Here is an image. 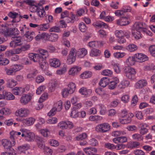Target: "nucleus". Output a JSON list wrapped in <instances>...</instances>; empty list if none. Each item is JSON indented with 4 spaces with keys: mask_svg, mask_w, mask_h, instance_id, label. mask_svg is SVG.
I'll list each match as a JSON object with an SVG mask.
<instances>
[{
    "mask_svg": "<svg viewBox=\"0 0 155 155\" xmlns=\"http://www.w3.org/2000/svg\"><path fill=\"white\" fill-rule=\"evenodd\" d=\"M37 55L40 61V67L43 70H45L47 68L48 64L45 61V59L48 56V51L45 50L41 49L39 50V53Z\"/></svg>",
    "mask_w": 155,
    "mask_h": 155,
    "instance_id": "obj_1",
    "label": "nucleus"
},
{
    "mask_svg": "<svg viewBox=\"0 0 155 155\" xmlns=\"http://www.w3.org/2000/svg\"><path fill=\"white\" fill-rule=\"evenodd\" d=\"M124 71L125 76L128 79H133L134 78L136 72L134 68L128 66L124 67Z\"/></svg>",
    "mask_w": 155,
    "mask_h": 155,
    "instance_id": "obj_2",
    "label": "nucleus"
},
{
    "mask_svg": "<svg viewBox=\"0 0 155 155\" xmlns=\"http://www.w3.org/2000/svg\"><path fill=\"white\" fill-rule=\"evenodd\" d=\"M20 131L22 132L21 136L25 137V140L28 141H32L34 140L35 135L33 133L28 131L25 129H21Z\"/></svg>",
    "mask_w": 155,
    "mask_h": 155,
    "instance_id": "obj_3",
    "label": "nucleus"
},
{
    "mask_svg": "<svg viewBox=\"0 0 155 155\" xmlns=\"http://www.w3.org/2000/svg\"><path fill=\"white\" fill-rule=\"evenodd\" d=\"M110 129V126L107 123H104L97 125L95 127L96 131L98 132L106 133Z\"/></svg>",
    "mask_w": 155,
    "mask_h": 155,
    "instance_id": "obj_4",
    "label": "nucleus"
},
{
    "mask_svg": "<svg viewBox=\"0 0 155 155\" xmlns=\"http://www.w3.org/2000/svg\"><path fill=\"white\" fill-rule=\"evenodd\" d=\"M76 49L74 48H72L70 50L66 60V62L68 64H71L74 63L76 58Z\"/></svg>",
    "mask_w": 155,
    "mask_h": 155,
    "instance_id": "obj_5",
    "label": "nucleus"
},
{
    "mask_svg": "<svg viewBox=\"0 0 155 155\" xmlns=\"http://www.w3.org/2000/svg\"><path fill=\"white\" fill-rule=\"evenodd\" d=\"M144 26L145 25H144L142 22H136L134 24L132 30L143 31L147 34L148 33V31L151 34V32L147 30L144 28Z\"/></svg>",
    "mask_w": 155,
    "mask_h": 155,
    "instance_id": "obj_6",
    "label": "nucleus"
},
{
    "mask_svg": "<svg viewBox=\"0 0 155 155\" xmlns=\"http://www.w3.org/2000/svg\"><path fill=\"white\" fill-rule=\"evenodd\" d=\"M30 113L29 110L27 108H21L16 110L15 115L19 117H25L27 116Z\"/></svg>",
    "mask_w": 155,
    "mask_h": 155,
    "instance_id": "obj_7",
    "label": "nucleus"
},
{
    "mask_svg": "<svg viewBox=\"0 0 155 155\" xmlns=\"http://www.w3.org/2000/svg\"><path fill=\"white\" fill-rule=\"evenodd\" d=\"M21 38L20 36L13 37L11 38L12 41L9 44L10 46L12 48H15L17 46L21 45Z\"/></svg>",
    "mask_w": 155,
    "mask_h": 155,
    "instance_id": "obj_8",
    "label": "nucleus"
},
{
    "mask_svg": "<svg viewBox=\"0 0 155 155\" xmlns=\"http://www.w3.org/2000/svg\"><path fill=\"white\" fill-rule=\"evenodd\" d=\"M115 34L116 37L119 38L118 39V43L122 44L126 42V40L124 38V33L123 31L116 30L115 32Z\"/></svg>",
    "mask_w": 155,
    "mask_h": 155,
    "instance_id": "obj_9",
    "label": "nucleus"
},
{
    "mask_svg": "<svg viewBox=\"0 0 155 155\" xmlns=\"http://www.w3.org/2000/svg\"><path fill=\"white\" fill-rule=\"evenodd\" d=\"M81 70V68L80 67L74 66L71 67L68 70V73L69 75L72 76H75Z\"/></svg>",
    "mask_w": 155,
    "mask_h": 155,
    "instance_id": "obj_10",
    "label": "nucleus"
},
{
    "mask_svg": "<svg viewBox=\"0 0 155 155\" xmlns=\"http://www.w3.org/2000/svg\"><path fill=\"white\" fill-rule=\"evenodd\" d=\"M147 84V81L146 80L141 79L138 80L135 83L134 87L136 89H140L146 86Z\"/></svg>",
    "mask_w": 155,
    "mask_h": 155,
    "instance_id": "obj_11",
    "label": "nucleus"
},
{
    "mask_svg": "<svg viewBox=\"0 0 155 155\" xmlns=\"http://www.w3.org/2000/svg\"><path fill=\"white\" fill-rule=\"evenodd\" d=\"M135 58L136 61L142 62L148 60V58L146 55L140 53H137L135 54Z\"/></svg>",
    "mask_w": 155,
    "mask_h": 155,
    "instance_id": "obj_12",
    "label": "nucleus"
},
{
    "mask_svg": "<svg viewBox=\"0 0 155 155\" xmlns=\"http://www.w3.org/2000/svg\"><path fill=\"white\" fill-rule=\"evenodd\" d=\"M130 22V18L128 17H122L120 19L117 21V24L121 26L127 25L129 24Z\"/></svg>",
    "mask_w": 155,
    "mask_h": 155,
    "instance_id": "obj_13",
    "label": "nucleus"
},
{
    "mask_svg": "<svg viewBox=\"0 0 155 155\" xmlns=\"http://www.w3.org/2000/svg\"><path fill=\"white\" fill-rule=\"evenodd\" d=\"M87 53V50L84 48H79L77 51L76 50V55L80 58H83L86 55Z\"/></svg>",
    "mask_w": 155,
    "mask_h": 155,
    "instance_id": "obj_14",
    "label": "nucleus"
},
{
    "mask_svg": "<svg viewBox=\"0 0 155 155\" xmlns=\"http://www.w3.org/2000/svg\"><path fill=\"white\" fill-rule=\"evenodd\" d=\"M31 99V96L28 94L23 95L20 99L21 103L23 105L26 104L28 103Z\"/></svg>",
    "mask_w": 155,
    "mask_h": 155,
    "instance_id": "obj_15",
    "label": "nucleus"
},
{
    "mask_svg": "<svg viewBox=\"0 0 155 155\" xmlns=\"http://www.w3.org/2000/svg\"><path fill=\"white\" fill-rule=\"evenodd\" d=\"M79 92L82 95H84L86 97H88L91 95L92 90L90 89H87L85 87H82L79 89Z\"/></svg>",
    "mask_w": 155,
    "mask_h": 155,
    "instance_id": "obj_16",
    "label": "nucleus"
},
{
    "mask_svg": "<svg viewBox=\"0 0 155 155\" xmlns=\"http://www.w3.org/2000/svg\"><path fill=\"white\" fill-rule=\"evenodd\" d=\"M49 62L50 65L55 68L59 67L61 64L60 61L56 58L50 59Z\"/></svg>",
    "mask_w": 155,
    "mask_h": 155,
    "instance_id": "obj_17",
    "label": "nucleus"
},
{
    "mask_svg": "<svg viewBox=\"0 0 155 155\" xmlns=\"http://www.w3.org/2000/svg\"><path fill=\"white\" fill-rule=\"evenodd\" d=\"M24 91V88L20 87H15L12 90V93L15 95H21Z\"/></svg>",
    "mask_w": 155,
    "mask_h": 155,
    "instance_id": "obj_18",
    "label": "nucleus"
},
{
    "mask_svg": "<svg viewBox=\"0 0 155 155\" xmlns=\"http://www.w3.org/2000/svg\"><path fill=\"white\" fill-rule=\"evenodd\" d=\"M35 36V34L34 32L29 31L24 35V36L26 38V40L28 41H32Z\"/></svg>",
    "mask_w": 155,
    "mask_h": 155,
    "instance_id": "obj_19",
    "label": "nucleus"
},
{
    "mask_svg": "<svg viewBox=\"0 0 155 155\" xmlns=\"http://www.w3.org/2000/svg\"><path fill=\"white\" fill-rule=\"evenodd\" d=\"M21 132H17L15 131H12L10 133V138L14 142L15 139L18 138L19 136H21Z\"/></svg>",
    "mask_w": 155,
    "mask_h": 155,
    "instance_id": "obj_20",
    "label": "nucleus"
},
{
    "mask_svg": "<svg viewBox=\"0 0 155 155\" xmlns=\"http://www.w3.org/2000/svg\"><path fill=\"white\" fill-rule=\"evenodd\" d=\"M93 25L96 28H107L108 26L106 23L101 21H97L93 23Z\"/></svg>",
    "mask_w": 155,
    "mask_h": 155,
    "instance_id": "obj_21",
    "label": "nucleus"
},
{
    "mask_svg": "<svg viewBox=\"0 0 155 155\" xmlns=\"http://www.w3.org/2000/svg\"><path fill=\"white\" fill-rule=\"evenodd\" d=\"M84 151L87 154L92 155L96 153L97 150L94 147H87L84 149Z\"/></svg>",
    "mask_w": 155,
    "mask_h": 155,
    "instance_id": "obj_22",
    "label": "nucleus"
},
{
    "mask_svg": "<svg viewBox=\"0 0 155 155\" xmlns=\"http://www.w3.org/2000/svg\"><path fill=\"white\" fill-rule=\"evenodd\" d=\"M88 45L91 48H97L100 46L102 45V43L101 41H92L88 43Z\"/></svg>",
    "mask_w": 155,
    "mask_h": 155,
    "instance_id": "obj_23",
    "label": "nucleus"
},
{
    "mask_svg": "<svg viewBox=\"0 0 155 155\" xmlns=\"http://www.w3.org/2000/svg\"><path fill=\"white\" fill-rule=\"evenodd\" d=\"M37 55V54L30 53L28 54V57L31 60L33 61L34 62H38L40 65V61Z\"/></svg>",
    "mask_w": 155,
    "mask_h": 155,
    "instance_id": "obj_24",
    "label": "nucleus"
},
{
    "mask_svg": "<svg viewBox=\"0 0 155 155\" xmlns=\"http://www.w3.org/2000/svg\"><path fill=\"white\" fill-rule=\"evenodd\" d=\"M7 86L9 88H12L17 84V81L11 78H8L6 80Z\"/></svg>",
    "mask_w": 155,
    "mask_h": 155,
    "instance_id": "obj_25",
    "label": "nucleus"
},
{
    "mask_svg": "<svg viewBox=\"0 0 155 155\" xmlns=\"http://www.w3.org/2000/svg\"><path fill=\"white\" fill-rule=\"evenodd\" d=\"M0 32L6 37L8 36L10 37L13 35V33H12V28H11L9 30H8L6 28L5 29L3 28L1 30Z\"/></svg>",
    "mask_w": 155,
    "mask_h": 155,
    "instance_id": "obj_26",
    "label": "nucleus"
},
{
    "mask_svg": "<svg viewBox=\"0 0 155 155\" xmlns=\"http://www.w3.org/2000/svg\"><path fill=\"white\" fill-rule=\"evenodd\" d=\"M2 145L6 149H10L12 146L11 142L5 139L2 140Z\"/></svg>",
    "mask_w": 155,
    "mask_h": 155,
    "instance_id": "obj_27",
    "label": "nucleus"
},
{
    "mask_svg": "<svg viewBox=\"0 0 155 155\" xmlns=\"http://www.w3.org/2000/svg\"><path fill=\"white\" fill-rule=\"evenodd\" d=\"M35 121V119L32 117L26 118L22 120L23 123H25L28 126L32 125Z\"/></svg>",
    "mask_w": 155,
    "mask_h": 155,
    "instance_id": "obj_28",
    "label": "nucleus"
},
{
    "mask_svg": "<svg viewBox=\"0 0 155 155\" xmlns=\"http://www.w3.org/2000/svg\"><path fill=\"white\" fill-rule=\"evenodd\" d=\"M109 82V79L107 77L102 78L99 83V85L101 87H104L108 84Z\"/></svg>",
    "mask_w": 155,
    "mask_h": 155,
    "instance_id": "obj_29",
    "label": "nucleus"
},
{
    "mask_svg": "<svg viewBox=\"0 0 155 155\" xmlns=\"http://www.w3.org/2000/svg\"><path fill=\"white\" fill-rule=\"evenodd\" d=\"M119 82V79L117 78H116L114 81L110 82L108 84L109 89L111 90L114 89L116 87L117 85Z\"/></svg>",
    "mask_w": 155,
    "mask_h": 155,
    "instance_id": "obj_30",
    "label": "nucleus"
},
{
    "mask_svg": "<svg viewBox=\"0 0 155 155\" xmlns=\"http://www.w3.org/2000/svg\"><path fill=\"white\" fill-rule=\"evenodd\" d=\"M38 71L36 69H33L31 72L28 74L27 78L28 79L32 80L34 79V77L38 74Z\"/></svg>",
    "mask_w": 155,
    "mask_h": 155,
    "instance_id": "obj_31",
    "label": "nucleus"
},
{
    "mask_svg": "<svg viewBox=\"0 0 155 155\" xmlns=\"http://www.w3.org/2000/svg\"><path fill=\"white\" fill-rule=\"evenodd\" d=\"M36 141L38 147L41 149H43L45 147V144L43 142V139L41 137H36Z\"/></svg>",
    "mask_w": 155,
    "mask_h": 155,
    "instance_id": "obj_32",
    "label": "nucleus"
},
{
    "mask_svg": "<svg viewBox=\"0 0 155 155\" xmlns=\"http://www.w3.org/2000/svg\"><path fill=\"white\" fill-rule=\"evenodd\" d=\"M63 106L62 101H60L54 104L53 108H55L56 111H60L61 110Z\"/></svg>",
    "mask_w": 155,
    "mask_h": 155,
    "instance_id": "obj_33",
    "label": "nucleus"
},
{
    "mask_svg": "<svg viewBox=\"0 0 155 155\" xmlns=\"http://www.w3.org/2000/svg\"><path fill=\"white\" fill-rule=\"evenodd\" d=\"M101 53V51L99 49L93 48L91 50L90 55L92 57H96L99 56Z\"/></svg>",
    "mask_w": 155,
    "mask_h": 155,
    "instance_id": "obj_34",
    "label": "nucleus"
},
{
    "mask_svg": "<svg viewBox=\"0 0 155 155\" xmlns=\"http://www.w3.org/2000/svg\"><path fill=\"white\" fill-rule=\"evenodd\" d=\"M135 61H136V60L135 57H130L127 60L126 63L129 66V65L132 66L134 65Z\"/></svg>",
    "mask_w": 155,
    "mask_h": 155,
    "instance_id": "obj_35",
    "label": "nucleus"
},
{
    "mask_svg": "<svg viewBox=\"0 0 155 155\" xmlns=\"http://www.w3.org/2000/svg\"><path fill=\"white\" fill-rule=\"evenodd\" d=\"M132 139L138 141H142L143 140V137L141 134L137 133H135L132 135Z\"/></svg>",
    "mask_w": 155,
    "mask_h": 155,
    "instance_id": "obj_36",
    "label": "nucleus"
},
{
    "mask_svg": "<svg viewBox=\"0 0 155 155\" xmlns=\"http://www.w3.org/2000/svg\"><path fill=\"white\" fill-rule=\"evenodd\" d=\"M37 12L38 16L41 18H43L46 14L43 7H41V8H39Z\"/></svg>",
    "mask_w": 155,
    "mask_h": 155,
    "instance_id": "obj_37",
    "label": "nucleus"
},
{
    "mask_svg": "<svg viewBox=\"0 0 155 155\" xmlns=\"http://www.w3.org/2000/svg\"><path fill=\"white\" fill-rule=\"evenodd\" d=\"M58 36L57 34L51 33L49 35L48 41H52L55 42L57 41Z\"/></svg>",
    "mask_w": 155,
    "mask_h": 155,
    "instance_id": "obj_38",
    "label": "nucleus"
},
{
    "mask_svg": "<svg viewBox=\"0 0 155 155\" xmlns=\"http://www.w3.org/2000/svg\"><path fill=\"white\" fill-rule=\"evenodd\" d=\"M92 73L91 71H85L81 74L80 77L81 78L85 79L89 78L91 76Z\"/></svg>",
    "mask_w": 155,
    "mask_h": 155,
    "instance_id": "obj_39",
    "label": "nucleus"
},
{
    "mask_svg": "<svg viewBox=\"0 0 155 155\" xmlns=\"http://www.w3.org/2000/svg\"><path fill=\"white\" fill-rule=\"evenodd\" d=\"M57 83L55 81H51L49 83L48 87L49 90L51 92L53 91L55 88Z\"/></svg>",
    "mask_w": 155,
    "mask_h": 155,
    "instance_id": "obj_40",
    "label": "nucleus"
},
{
    "mask_svg": "<svg viewBox=\"0 0 155 155\" xmlns=\"http://www.w3.org/2000/svg\"><path fill=\"white\" fill-rule=\"evenodd\" d=\"M75 87L76 85L73 82H71L68 84L67 88L69 90L71 93L72 94L74 91Z\"/></svg>",
    "mask_w": 155,
    "mask_h": 155,
    "instance_id": "obj_41",
    "label": "nucleus"
},
{
    "mask_svg": "<svg viewBox=\"0 0 155 155\" xmlns=\"http://www.w3.org/2000/svg\"><path fill=\"white\" fill-rule=\"evenodd\" d=\"M130 84V82L128 81L125 80L121 81L119 84L118 87L120 89L124 88L127 87Z\"/></svg>",
    "mask_w": 155,
    "mask_h": 155,
    "instance_id": "obj_42",
    "label": "nucleus"
},
{
    "mask_svg": "<svg viewBox=\"0 0 155 155\" xmlns=\"http://www.w3.org/2000/svg\"><path fill=\"white\" fill-rule=\"evenodd\" d=\"M50 26L48 24H43L38 26V29L39 30L42 31H46L47 30Z\"/></svg>",
    "mask_w": 155,
    "mask_h": 155,
    "instance_id": "obj_43",
    "label": "nucleus"
},
{
    "mask_svg": "<svg viewBox=\"0 0 155 155\" xmlns=\"http://www.w3.org/2000/svg\"><path fill=\"white\" fill-rule=\"evenodd\" d=\"M29 148V146L27 144H25L18 147L19 151L21 152L28 150Z\"/></svg>",
    "mask_w": 155,
    "mask_h": 155,
    "instance_id": "obj_44",
    "label": "nucleus"
},
{
    "mask_svg": "<svg viewBox=\"0 0 155 155\" xmlns=\"http://www.w3.org/2000/svg\"><path fill=\"white\" fill-rule=\"evenodd\" d=\"M5 96V98L7 100H13L15 99V97L14 95L11 93L9 92H5L4 94Z\"/></svg>",
    "mask_w": 155,
    "mask_h": 155,
    "instance_id": "obj_45",
    "label": "nucleus"
},
{
    "mask_svg": "<svg viewBox=\"0 0 155 155\" xmlns=\"http://www.w3.org/2000/svg\"><path fill=\"white\" fill-rule=\"evenodd\" d=\"M140 32H141V31H138L137 30H132V33L134 37L136 39H140L141 37Z\"/></svg>",
    "mask_w": 155,
    "mask_h": 155,
    "instance_id": "obj_46",
    "label": "nucleus"
},
{
    "mask_svg": "<svg viewBox=\"0 0 155 155\" xmlns=\"http://www.w3.org/2000/svg\"><path fill=\"white\" fill-rule=\"evenodd\" d=\"M87 137V134L85 133H83L78 135L75 137L76 140H83L85 139Z\"/></svg>",
    "mask_w": 155,
    "mask_h": 155,
    "instance_id": "obj_47",
    "label": "nucleus"
},
{
    "mask_svg": "<svg viewBox=\"0 0 155 155\" xmlns=\"http://www.w3.org/2000/svg\"><path fill=\"white\" fill-rule=\"evenodd\" d=\"M140 144V143L138 141H134L130 143L128 147L129 148H134L137 147Z\"/></svg>",
    "mask_w": 155,
    "mask_h": 155,
    "instance_id": "obj_48",
    "label": "nucleus"
},
{
    "mask_svg": "<svg viewBox=\"0 0 155 155\" xmlns=\"http://www.w3.org/2000/svg\"><path fill=\"white\" fill-rule=\"evenodd\" d=\"M10 113L9 109L7 108H3L0 110V113L2 115H6L9 114Z\"/></svg>",
    "mask_w": 155,
    "mask_h": 155,
    "instance_id": "obj_49",
    "label": "nucleus"
},
{
    "mask_svg": "<svg viewBox=\"0 0 155 155\" xmlns=\"http://www.w3.org/2000/svg\"><path fill=\"white\" fill-rule=\"evenodd\" d=\"M136 45L134 44H130L127 47V49L130 52H132L137 49Z\"/></svg>",
    "mask_w": 155,
    "mask_h": 155,
    "instance_id": "obj_50",
    "label": "nucleus"
},
{
    "mask_svg": "<svg viewBox=\"0 0 155 155\" xmlns=\"http://www.w3.org/2000/svg\"><path fill=\"white\" fill-rule=\"evenodd\" d=\"M11 67L15 72L20 70L23 68L22 66L20 64H15L14 65H12Z\"/></svg>",
    "mask_w": 155,
    "mask_h": 155,
    "instance_id": "obj_51",
    "label": "nucleus"
},
{
    "mask_svg": "<svg viewBox=\"0 0 155 155\" xmlns=\"http://www.w3.org/2000/svg\"><path fill=\"white\" fill-rule=\"evenodd\" d=\"M61 94L63 97H66L68 95L71 94L72 93L67 88H65L62 89Z\"/></svg>",
    "mask_w": 155,
    "mask_h": 155,
    "instance_id": "obj_52",
    "label": "nucleus"
},
{
    "mask_svg": "<svg viewBox=\"0 0 155 155\" xmlns=\"http://www.w3.org/2000/svg\"><path fill=\"white\" fill-rule=\"evenodd\" d=\"M58 120L55 117H50L47 121V122L49 124H54L57 122Z\"/></svg>",
    "mask_w": 155,
    "mask_h": 155,
    "instance_id": "obj_53",
    "label": "nucleus"
},
{
    "mask_svg": "<svg viewBox=\"0 0 155 155\" xmlns=\"http://www.w3.org/2000/svg\"><path fill=\"white\" fill-rule=\"evenodd\" d=\"M79 29L82 32H85L87 29L85 24L83 22H81L79 24Z\"/></svg>",
    "mask_w": 155,
    "mask_h": 155,
    "instance_id": "obj_54",
    "label": "nucleus"
},
{
    "mask_svg": "<svg viewBox=\"0 0 155 155\" xmlns=\"http://www.w3.org/2000/svg\"><path fill=\"white\" fill-rule=\"evenodd\" d=\"M39 8L37 4L35 3L34 5L30 6V10L31 12H37Z\"/></svg>",
    "mask_w": 155,
    "mask_h": 155,
    "instance_id": "obj_55",
    "label": "nucleus"
},
{
    "mask_svg": "<svg viewBox=\"0 0 155 155\" xmlns=\"http://www.w3.org/2000/svg\"><path fill=\"white\" fill-rule=\"evenodd\" d=\"M58 126L61 129H66L67 128V122L65 121H61L58 123Z\"/></svg>",
    "mask_w": 155,
    "mask_h": 155,
    "instance_id": "obj_56",
    "label": "nucleus"
},
{
    "mask_svg": "<svg viewBox=\"0 0 155 155\" xmlns=\"http://www.w3.org/2000/svg\"><path fill=\"white\" fill-rule=\"evenodd\" d=\"M112 74L113 73L112 71L108 69L103 70L101 72V74L102 75L109 76H111V75H112Z\"/></svg>",
    "mask_w": 155,
    "mask_h": 155,
    "instance_id": "obj_57",
    "label": "nucleus"
},
{
    "mask_svg": "<svg viewBox=\"0 0 155 155\" xmlns=\"http://www.w3.org/2000/svg\"><path fill=\"white\" fill-rule=\"evenodd\" d=\"M99 108L100 114L101 115L104 114L106 111V109L105 107L102 105H99Z\"/></svg>",
    "mask_w": 155,
    "mask_h": 155,
    "instance_id": "obj_58",
    "label": "nucleus"
},
{
    "mask_svg": "<svg viewBox=\"0 0 155 155\" xmlns=\"http://www.w3.org/2000/svg\"><path fill=\"white\" fill-rule=\"evenodd\" d=\"M44 80L43 77L41 75H38L35 78L36 82L38 84L42 83L44 81Z\"/></svg>",
    "mask_w": 155,
    "mask_h": 155,
    "instance_id": "obj_59",
    "label": "nucleus"
},
{
    "mask_svg": "<svg viewBox=\"0 0 155 155\" xmlns=\"http://www.w3.org/2000/svg\"><path fill=\"white\" fill-rule=\"evenodd\" d=\"M149 50L150 54L153 57H155V45H152L150 47Z\"/></svg>",
    "mask_w": 155,
    "mask_h": 155,
    "instance_id": "obj_60",
    "label": "nucleus"
},
{
    "mask_svg": "<svg viewBox=\"0 0 155 155\" xmlns=\"http://www.w3.org/2000/svg\"><path fill=\"white\" fill-rule=\"evenodd\" d=\"M79 115V113L78 112L77 110L73 109V108L71 114L70 116L72 117L76 118L78 117Z\"/></svg>",
    "mask_w": 155,
    "mask_h": 155,
    "instance_id": "obj_61",
    "label": "nucleus"
},
{
    "mask_svg": "<svg viewBox=\"0 0 155 155\" xmlns=\"http://www.w3.org/2000/svg\"><path fill=\"white\" fill-rule=\"evenodd\" d=\"M104 146L106 148L110 150H113L116 148V147L114 144L109 143H106Z\"/></svg>",
    "mask_w": 155,
    "mask_h": 155,
    "instance_id": "obj_62",
    "label": "nucleus"
},
{
    "mask_svg": "<svg viewBox=\"0 0 155 155\" xmlns=\"http://www.w3.org/2000/svg\"><path fill=\"white\" fill-rule=\"evenodd\" d=\"M131 121V119L130 117L127 119H122L120 120V122L123 124H126L130 123Z\"/></svg>",
    "mask_w": 155,
    "mask_h": 155,
    "instance_id": "obj_63",
    "label": "nucleus"
},
{
    "mask_svg": "<svg viewBox=\"0 0 155 155\" xmlns=\"http://www.w3.org/2000/svg\"><path fill=\"white\" fill-rule=\"evenodd\" d=\"M49 143L51 146L53 147H57L59 145V143L58 141L53 139L50 140Z\"/></svg>",
    "mask_w": 155,
    "mask_h": 155,
    "instance_id": "obj_64",
    "label": "nucleus"
}]
</instances>
